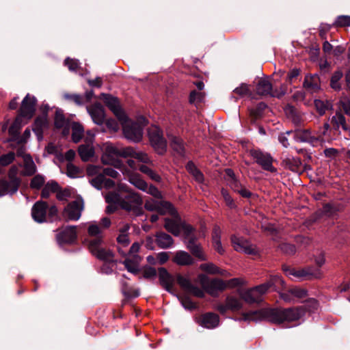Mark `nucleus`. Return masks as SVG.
<instances>
[{"instance_id": "obj_46", "label": "nucleus", "mask_w": 350, "mask_h": 350, "mask_svg": "<svg viewBox=\"0 0 350 350\" xmlns=\"http://www.w3.org/2000/svg\"><path fill=\"white\" fill-rule=\"evenodd\" d=\"M170 145L173 150L178 154H182L184 152V145L182 139L178 137H173Z\"/></svg>"}, {"instance_id": "obj_26", "label": "nucleus", "mask_w": 350, "mask_h": 350, "mask_svg": "<svg viewBox=\"0 0 350 350\" xmlns=\"http://www.w3.org/2000/svg\"><path fill=\"white\" fill-rule=\"evenodd\" d=\"M57 239L61 243H72L77 239L76 227L68 226L65 228L57 234Z\"/></svg>"}, {"instance_id": "obj_27", "label": "nucleus", "mask_w": 350, "mask_h": 350, "mask_svg": "<svg viewBox=\"0 0 350 350\" xmlns=\"http://www.w3.org/2000/svg\"><path fill=\"white\" fill-rule=\"evenodd\" d=\"M304 88L310 92H316L320 89V79L317 75H307L304 82Z\"/></svg>"}, {"instance_id": "obj_22", "label": "nucleus", "mask_w": 350, "mask_h": 350, "mask_svg": "<svg viewBox=\"0 0 350 350\" xmlns=\"http://www.w3.org/2000/svg\"><path fill=\"white\" fill-rule=\"evenodd\" d=\"M251 155L256 160V163L262 166V167L267 171L274 172L275 169L272 165V159L258 150L251 151Z\"/></svg>"}, {"instance_id": "obj_6", "label": "nucleus", "mask_w": 350, "mask_h": 350, "mask_svg": "<svg viewBox=\"0 0 350 350\" xmlns=\"http://www.w3.org/2000/svg\"><path fill=\"white\" fill-rule=\"evenodd\" d=\"M167 214L170 215L172 217V218H165V219L164 226L169 232L177 237L183 232L185 238L191 235L194 228L191 226L182 221L175 209L174 213H167Z\"/></svg>"}, {"instance_id": "obj_48", "label": "nucleus", "mask_w": 350, "mask_h": 350, "mask_svg": "<svg viewBox=\"0 0 350 350\" xmlns=\"http://www.w3.org/2000/svg\"><path fill=\"white\" fill-rule=\"evenodd\" d=\"M231 187L234 191L239 193L243 198H248L252 196V193L248 189L239 185L235 180L234 183H231Z\"/></svg>"}, {"instance_id": "obj_61", "label": "nucleus", "mask_w": 350, "mask_h": 350, "mask_svg": "<svg viewBox=\"0 0 350 350\" xmlns=\"http://www.w3.org/2000/svg\"><path fill=\"white\" fill-rule=\"evenodd\" d=\"M122 293L126 297H137L139 295V292L137 289L124 286L122 288Z\"/></svg>"}, {"instance_id": "obj_63", "label": "nucleus", "mask_w": 350, "mask_h": 350, "mask_svg": "<svg viewBox=\"0 0 350 350\" xmlns=\"http://www.w3.org/2000/svg\"><path fill=\"white\" fill-rule=\"evenodd\" d=\"M65 64L68 66L70 70L75 71L79 68V62L75 59L67 58L65 59Z\"/></svg>"}, {"instance_id": "obj_15", "label": "nucleus", "mask_w": 350, "mask_h": 350, "mask_svg": "<svg viewBox=\"0 0 350 350\" xmlns=\"http://www.w3.org/2000/svg\"><path fill=\"white\" fill-rule=\"evenodd\" d=\"M243 306L242 301L234 295H228L224 303L218 304L215 309L224 314L228 311L235 312L239 310Z\"/></svg>"}, {"instance_id": "obj_57", "label": "nucleus", "mask_w": 350, "mask_h": 350, "mask_svg": "<svg viewBox=\"0 0 350 350\" xmlns=\"http://www.w3.org/2000/svg\"><path fill=\"white\" fill-rule=\"evenodd\" d=\"M72 195V191L70 189H64L63 190L58 189L56 194V197L59 200H66L70 198Z\"/></svg>"}, {"instance_id": "obj_3", "label": "nucleus", "mask_w": 350, "mask_h": 350, "mask_svg": "<svg viewBox=\"0 0 350 350\" xmlns=\"http://www.w3.org/2000/svg\"><path fill=\"white\" fill-rule=\"evenodd\" d=\"M329 124L325 122L318 131H312L309 129L297 130L295 132L288 131V135H293L297 142H308L312 146L321 144L323 142H329L331 137L329 135Z\"/></svg>"}, {"instance_id": "obj_20", "label": "nucleus", "mask_w": 350, "mask_h": 350, "mask_svg": "<svg viewBox=\"0 0 350 350\" xmlns=\"http://www.w3.org/2000/svg\"><path fill=\"white\" fill-rule=\"evenodd\" d=\"M102 98L105 105L117 117L118 120H122L125 113L120 107V104L117 98L108 94H102Z\"/></svg>"}, {"instance_id": "obj_13", "label": "nucleus", "mask_w": 350, "mask_h": 350, "mask_svg": "<svg viewBox=\"0 0 350 350\" xmlns=\"http://www.w3.org/2000/svg\"><path fill=\"white\" fill-rule=\"evenodd\" d=\"M84 204L81 199H77L69 203L64 209L63 218L66 220H78L83 209Z\"/></svg>"}, {"instance_id": "obj_5", "label": "nucleus", "mask_w": 350, "mask_h": 350, "mask_svg": "<svg viewBox=\"0 0 350 350\" xmlns=\"http://www.w3.org/2000/svg\"><path fill=\"white\" fill-rule=\"evenodd\" d=\"M122 126L123 133L126 138L135 142H138L142 139L143 129L146 125V120L144 117H139L136 121H133L124 116L122 120H119Z\"/></svg>"}, {"instance_id": "obj_51", "label": "nucleus", "mask_w": 350, "mask_h": 350, "mask_svg": "<svg viewBox=\"0 0 350 350\" xmlns=\"http://www.w3.org/2000/svg\"><path fill=\"white\" fill-rule=\"evenodd\" d=\"M314 106L319 113L322 116L325 113L326 110L329 107L330 105L328 102H324L321 100H315Z\"/></svg>"}, {"instance_id": "obj_31", "label": "nucleus", "mask_w": 350, "mask_h": 350, "mask_svg": "<svg viewBox=\"0 0 350 350\" xmlns=\"http://www.w3.org/2000/svg\"><path fill=\"white\" fill-rule=\"evenodd\" d=\"M55 126L58 129H63V135H67L69 133L70 123L65 119L63 113L57 111L55 116Z\"/></svg>"}, {"instance_id": "obj_44", "label": "nucleus", "mask_w": 350, "mask_h": 350, "mask_svg": "<svg viewBox=\"0 0 350 350\" xmlns=\"http://www.w3.org/2000/svg\"><path fill=\"white\" fill-rule=\"evenodd\" d=\"M285 166L293 172H297L299 170L301 164V159L299 158H286L284 160Z\"/></svg>"}, {"instance_id": "obj_16", "label": "nucleus", "mask_w": 350, "mask_h": 350, "mask_svg": "<svg viewBox=\"0 0 350 350\" xmlns=\"http://www.w3.org/2000/svg\"><path fill=\"white\" fill-rule=\"evenodd\" d=\"M102 241L100 238L92 239L89 241L88 247L91 253L98 258L103 260H111L113 258L112 252L109 250L100 247Z\"/></svg>"}, {"instance_id": "obj_58", "label": "nucleus", "mask_w": 350, "mask_h": 350, "mask_svg": "<svg viewBox=\"0 0 350 350\" xmlns=\"http://www.w3.org/2000/svg\"><path fill=\"white\" fill-rule=\"evenodd\" d=\"M18 167L16 166H12L8 172V177L11 183L17 182V187H19L20 185V179L17 177L18 174Z\"/></svg>"}, {"instance_id": "obj_59", "label": "nucleus", "mask_w": 350, "mask_h": 350, "mask_svg": "<svg viewBox=\"0 0 350 350\" xmlns=\"http://www.w3.org/2000/svg\"><path fill=\"white\" fill-rule=\"evenodd\" d=\"M143 277L146 279L154 278L157 275V270L152 267H146L142 271Z\"/></svg>"}, {"instance_id": "obj_36", "label": "nucleus", "mask_w": 350, "mask_h": 350, "mask_svg": "<svg viewBox=\"0 0 350 350\" xmlns=\"http://www.w3.org/2000/svg\"><path fill=\"white\" fill-rule=\"evenodd\" d=\"M140 258L137 255H134L133 257H128L124 261V265L128 271L136 273L138 271L139 263Z\"/></svg>"}, {"instance_id": "obj_39", "label": "nucleus", "mask_w": 350, "mask_h": 350, "mask_svg": "<svg viewBox=\"0 0 350 350\" xmlns=\"http://www.w3.org/2000/svg\"><path fill=\"white\" fill-rule=\"evenodd\" d=\"M24 160V174L25 175H32L36 172V167L32 158L28 155L23 156Z\"/></svg>"}, {"instance_id": "obj_60", "label": "nucleus", "mask_w": 350, "mask_h": 350, "mask_svg": "<svg viewBox=\"0 0 350 350\" xmlns=\"http://www.w3.org/2000/svg\"><path fill=\"white\" fill-rule=\"evenodd\" d=\"M44 183V178L40 175H37L32 178L30 185L31 188L40 189L43 185Z\"/></svg>"}, {"instance_id": "obj_4", "label": "nucleus", "mask_w": 350, "mask_h": 350, "mask_svg": "<svg viewBox=\"0 0 350 350\" xmlns=\"http://www.w3.org/2000/svg\"><path fill=\"white\" fill-rule=\"evenodd\" d=\"M99 147L102 152L100 157L102 163L122 170L124 165L119 158H124L123 152L125 150V147L120 148L111 142L103 143Z\"/></svg>"}, {"instance_id": "obj_38", "label": "nucleus", "mask_w": 350, "mask_h": 350, "mask_svg": "<svg viewBox=\"0 0 350 350\" xmlns=\"http://www.w3.org/2000/svg\"><path fill=\"white\" fill-rule=\"evenodd\" d=\"M129 182L137 189L142 191H146L148 189L147 183L141 178L138 174H132L129 177Z\"/></svg>"}, {"instance_id": "obj_18", "label": "nucleus", "mask_w": 350, "mask_h": 350, "mask_svg": "<svg viewBox=\"0 0 350 350\" xmlns=\"http://www.w3.org/2000/svg\"><path fill=\"white\" fill-rule=\"evenodd\" d=\"M194 232L195 230L192 232L191 235L185 238L187 239V248L198 260H206L207 259V256L204 252L201 245L196 243L197 237Z\"/></svg>"}, {"instance_id": "obj_43", "label": "nucleus", "mask_w": 350, "mask_h": 350, "mask_svg": "<svg viewBox=\"0 0 350 350\" xmlns=\"http://www.w3.org/2000/svg\"><path fill=\"white\" fill-rule=\"evenodd\" d=\"M59 185L56 182L51 181L47 183L42 189L41 196L43 198H47L52 193H57Z\"/></svg>"}, {"instance_id": "obj_9", "label": "nucleus", "mask_w": 350, "mask_h": 350, "mask_svg": "<svg viewBox=\"0 0 350 350\" xmlns=\"http://www.w3.org/2000/svg\"><path fill=\"white\" fill-rule=\"evenodd\" d=\"M198 280L202 287V290L206 291L212 296H216L219 291L226 289L225 281L221 279L209 280L204 274H200Z\"/></svg>"}, {"instance_id": "obj_19", "label": "nucleus", "mask_w": 350, "mask_h": 350, "mask_svg": "<svg viewBox=\"0 0 350 350\" xmlns=\"http://www.w3.org/2000/svg\"><path fill=\"white\" fill-rule=\"evenodd\" d=\"M176 281L179 286L186 292L198 297H203L204 296V291L193 285L188 278L178 274Z\"/></svg>"}, {"instance_id": "obj_2", "label": "nucleus", "mask_w": 350, "mask_h": 350, "mask_svg": "<svg viewBox=\"0 0 350 350\" xmlns=\"http://www.w3.org/2000/svg\"><path fill=\"white\" fill-rule=\"evenodd\" d=\"M304 314L301 308H291L288 309L264 308L256 311L244 312L240 320L245 321H268L275 324L284 322H293L299 320Z\"/></svg>"}, {"instance_id": "obj_55", "label": "nucleus", "mask_w": 350, "mask_h": 350, "mask_svg": "<svg viewBox=\"0 0 350 350\" xmlns=\"http://www.w3.org/2000/svg\"><path fill=\"white\" fill-rule=\"evenodd\" d=\"M334 25L336 27H349L350 26V16H339L335 23Z\"/></svg>"}, {"instance_id": "obj_1", "label": "nucleus", "mask_w": 350, "mask_h": 350, "mask_svg": "<svg viewBox=\"0 0 350 350\" xmlns=\"http://www.w3.org/2000/svg\"><path fill=\"white\" fill-rule=\"evenodd\" d=\"M105 200L109 204L106 208L107 213H113L116 205L135 215L143 213L142 198L124 183H119L116 191L109 192L105 196Z\"/></svg>"}, {"instance_id": "obj_62", "label": "nucleus", "mask_w": 350, "mask_h": 350, "mask_svg": "<svg viewBox=\"0 0 350 350\" xmlns=\"http://www.w3.org/2000/svg\"><path fill=\"white\" fill-rule=\"evenodd\" d=\"M79 169L72 165V163H68L67 165V175L70 178H76L79 176Z\"/></svg>"}, {"instance_id": "obj_28", "label": "nucleus", "mask_w": 350, "mask_h": 350, "mask_svg": "<svg viewBox=\"0 0 350 350\" xmlns=\"http://www.w3.org/2000/svg\"><path fill=\"white\" fill-rule=\"evenodd\" d=\"M173 261L176 264L181 266L191 265L194 263L193 257L188 252L182 250L175 253Z\"/></svg>"}, {"instance_id": "obj_8", "label": "nucleus", "mask_w": 350, "mask_h": 350, "mask_svg": "<svg viewBox=\"0 0 350 350\" xmlns=\"http://www.w3.org/2000/svg\"><path fill=\"white\" fill-rule=\"evenodd\" d=\"M283 270L287 276H293L299 280L321 278L323 276L321 269L313 267H306L301 269L284 267Z\"/></svg>"}, {"instance_id": "obj_54", "label": "nucleus", "mask_w": 350, "mask_h": 350, "mask_svg": "<svg viewBox=\"0 0 350 350\" xmlns=\"http://www.w3.org/2000/svg\"><path fill=\"white\" fill-rule=\"evenodd\" d=\"M204 98V94L202 92L193 90L189 95V102L193 104L200 103Z\"/></svg>"}, {"instance_id": "obj_23", "label": "nucleus", "mask_w": 350, "mask_h": 350, "mask_svg": "<svg viewBox=\"0 0 350 350\" xmlns=\"http://www.w3.org/2000/svg\"><path fill=\"white\" fill-rule=\"evenodd\" d=\"M197 322L199 325L204 327L213 329L219 325V318L217 314L213 312H207L200 315L198 318Z\"/></svg>"}, {"instance_id": "obj_56", "label": "nucleus", "mask_w": 350, "mask_h": 350, "mask_svg": "<svg viewBox=\"0 0 350 350\" xmlns=\"http://www.w3.org/2000/svg\"><path fill=\"white\" fill-rule=\"evenodd\" d=\"M14 158L15 154L13 152L3 154L0 157V164L3 166H6L10 164L14 161Z\"/></svg>"}, {"instance_id": "obj_25", "label": "nucleus", "mask_w": 350, "mask_h": 350, "mask_svg": "<svg viewBox=\"0 0 350 350\" xmlns=\"http://www.w3.org/2000/svg\"><path fill=\"white\" fill-rule=\"evenodd\" d=\"M88 111L93 121L97 124H102L105 120L103 107L100 103H95L88 107Z\"/></svg>"}, {"instance_id": "obj_30", "label": "nucleus", "mask_w": 350, "mask_h": 350, "mask_svg": "<svg viewBox=\"0 0 350 350\" xmlns=\"http://www.w3.org/2000/svg\"><path fill=\"white\" fill-rule=\"evenodd\" d=\"M221 230L219 227L215 226L212 232V245L213 248L219 254H224L225 249L221 242Z\"/></svg>"}, {"instance_id": "obj_24", "label": "nucleus", "mask_w": 350, "mask_h": 350, "mask_svg": "<svg viewBox=\"0 0 350 350\" xmlns=\"http://www.w3.org/2000/svg\"><path fill=\"white\" fill-rule=\"evenodd\" d=\"M160 284L168 292L174 290V278L164 267L158 269Z\"/></svg>"}, {"instance_id": "obj_29", "label": "nucleus", "mask_w": 350, "mask_h": 350, "mask_svg": "<svg viewBox=\"0 0 350 350\" xmlns=\"http://www.w3.org/2000/svg\"><path fill=\"white\" fill-rule=\"evenodd\" d=\"M124 158L132 157L136 159L139 161L148 163L150 162V159L147 154L136 151L131 146L125 147V150L123 152Z\"/></svg>"}, {"instance_id": "obj_21", "label": "nucleus", "mask_w": 350, "mask_h": 350, "mask_svg": "<svg viewBox=\"0 0 350 350\" xmlns=\"http://www.w3.org/2000/svg\"><path fill=\"white\" fill-rule=\"evenodd\" d=\"M36 100L34 96L27 94L22 101L20 113L23 117L30 118L35 111Z\"/></svg>"}, {"instance_id": "obj_50", "label": "nucleus", "mask_w": 350, "mask_h": 350, "mask_svg": "<svg viewBox=\"0 0 350 350\" xmlns=\"http://www.w3.org/2000/svg\"><path fill=\"white\" fill-rule=\"evenodd\" d=\"M103 167L100 165H90L87 167L86 172L89 176L98 177L99 176H103L102 174Z\"/></svg>"}, {"instance_id": "obj_34", "label": "nucleus", "mask_w": 350, "mask_h": 350, "mask_svg": "<svg viewBox=\"0 0 350 350\" xmlns=\"http://www.w3.org/2000/svg\"><path fill=\"white\" fill-rule=\"evenodd\" d=\"M156 241L158 246L163 249L170 247L174 244V240L172 237L165 232L157 233Z\"/></svg>"}, {"instance_id": "obj_10", "label": "nucleus", "mask_w": 350, "mask_h": 350, "mask_svg": "<svg viewBox=\"0 0 350 350\" xmlns=\"http://www.w3.org/2000/svg\"><path fill=\"white\" fill-rule=\"evenodd\" d=\"M148 137L151 145L159 154H163L167 148V142L163 136L161 130L157 126L148 129Z\"/></svg>"}, {"instance_id": "obj_32", "label": "nucleus", "mask_w": 350, "mask_h": 350, "mask_svg": "<svg viewBox=\"0 0 350 350\" xmlns=\"http://www.w3.org/2000/svg\"><path fill=\"white\" fill-rule=\"evenodd\" d=\"M256 93L259 95H271L278 96L275 92H272V85L268 80L260 79L256 86Z\"/></svg>"}, {"instance_id": "obj_35", "label": "nucleus", "mask_w": 350, "mask_h": 350, "mask_svg": "<svg viewBox=\"0 0 350 350\" xmlns=\"http://www.w3.org/2000/svg\"><path fill=\"white\" fill-rule=\"evenodd\" d=\"M91 184L97 189L103 187L109 188L114 185V182L109 178H106L103 176L92 178L90 180Z\"/></svg>"}, {"instance_id": "obj_47", "label": "nucleus", "mask_w": 350, "mask_h": 350, "mask_svg": "<svg viewBox=\"0 0 350 350\" xmlns=\"http://www.w3.org/2000/svg\"><path fill=\"white\" fill-rule=\"evenodd\" d=\"M291 294L294 298L295 302L298 301L307 297V291L304 288H299L297 286L291 288Z\"/></svg>"}, {"instance_id": "obj_49", "label": "nucleus", "mask_w": 350, "mask_h": 350, "mask_svg": "<svg viewBox=\"0 0 350 350\" xmlns=\"http://www.w3.org/2000/svg\"><path fill=\"white\" fill-rule=\"evenodd\" d=\"M88 234L91 237H95L93 239L100 238L102 240V228H100L96 223H92L89 226Z\"/></svg>"}, {"instance_id": "obj_14", "label": "nucleus", "mask_w": 350, "mask_h": 350, "mask_svg": "<svg viewBox=\"0 0 350 350\" xmlns=\"http://www.w3.org/2000/svg\"><path fill=\"white\" fill-rule=\"evenodd\" d=\"M231 242L234 249L239 252H243L251 255H257L258 254L257 247L250 244L246 239L242 237L232 236Z\"/></svg>"}, {"instance_id": "obj_33", "label": "nucleus", "mask_w": 350, "mask_h": 350, "mask_svg": "<svg viewBox=\"0 0 350 350\" xmlns=\"http://www.w3.org/2000/svg\"><path fill=\"white\" fill-rule=\"evenodd\" d=\"M17 182L11 183L6 180H0V196L12 194L18 190Z\"/></svg>"}, {"instance_id": "obj_41", "label": "nucleus", "mask_w": 350, "mask_h": 350, "mask_svg": "<svg viewBox=\"0 0 350 350\" xmlns=\"http://www.w3.org/2000/svg\"><path fill=\"white\" fill-rule=\"evenodd\" d=\"M129 226L124 224L121 228H120V234L117 238V241L119 244L122 246H126L129 243Z\"/></svg>"}, {"instance_id": "obj_7", "label": "nucleus", "mask_w": 350, "mask_h": 350, "mask_svg": "<svg viewBox=\"0 0 350 350\" xmlns=\"http://www.w3.org/2000/svg\"><path fill=\"white\" fill-rule=\"evenodd\" d=\"M57 214V208L56 206H49L46 202L41 200L36 202L31 208V216L38 223L45 222L47 215L53 218Z\"/></svg>"}, {"instance_id": "obj_37", "label": "nucleus", "mask_w": 350, "mask_h": 350, "mask_svg": "<svg viewBox=\"0 0 350 350\" xmlns=\"http://www.w3.org/2000/svg\"><path fill=\"white\" fill-rule=\"evenodd\" d=\"M72 129V139L75 143H78L84 134V129L83 126L78 122H72L69 128Z\"/></svg>"}, {"instance_id": "obj_12", "label": "nucleus", "mask_w": 350, "mask_h": 350, "mask_svg": "<svg viewBox=\"0 0 350 350\" xmlns=\"http://www.w3.org/2000/svg\"><path fill=\"white\" fill-rule=\"evenodd\" d=\"M94 134L91 131L86 133L85 143L79 146L78 152L83 161H88L95 155V149L93 146Z\"/></svg>"}, {"instance_id": "obj_64", "label": "nucleus", "mask_w": 350, "mask_h": 350, "mask_svg": "<svg viewBox=\"0 0 350 350\" xmlns=\"http://www.w3.org/2000/svg\"><path fill=\"white\" fill-rule=\"evenodd\" d=\"M242 280L239 278H232L229 280L225 281L226 289V288H232L239 286L242 284Z\"/></svg>"}, {"instance_id": "obj_42", "label": "nucleus", "mask_w": 350, "mask_h": 350, "mask_svg": "<svg viewBox=\"0 0 350 350\" xmlns=\"http://www.w3.org/2000/svg\"><path fill=\"white\" fill-rule=\"evenodd\" d=\"M331 122L335 129H338L340 126H341L343 130H348L345 118L340 113H336V115L332 118Z\"/></svg>"}, {"instance_id": "obj_11", "label": "nucleus", "mask_w": 350, "mask_h": 350, "mask_svg": "<svg viewBox=\"0 0 350 350\" xmlns=\"http://www.w3.org/2000/svg\"><path fill=\"white\" fill-rule=\"evenodd\" d=\"M269 288V284H261L255 288L241 291L239 295L242 299L249 304L258 303L262 301V296Z\"/></svg>"}, {"instance_id": "obj_52", "label": "nucleus", "mask_w": 350, "mask_h": 350, "mask_svg": "<svg viewBox=\"0 0 350 350\" xmlns=\"http://www.w3.org/2000/svg\"><path fill=\"white\" fill-rule=\"evenodd\" d=\"M264 284H269V288L271 286H274L276 288H279L280 287H282L284 284V282L283 279L278 276L274 275L270 278V280Z\"/></svg>"}, {"instance_id": "obj_40", "label": "nucleus", "mask_w": 350, "mask_h": 350, "mask_svg": "<svg viewBox=\"0 0 350 350\" xmlns=\"http://www.w3.org/2000/svg\"><path fill=\"white\" fill-rule=\"evenodd\" d=\"M186 169L197 182L202 183L204 180V176L193 162H189L186 165Z\"/></svg>"}, {"instance_id": "obj_53", "label": "nucleus", "mask_w": 350, "mask_h": 350, "mask_svg": "<svg viewBox=\"0 0 350 350\" xmlns=\"http://www.w3.org/2000/svg\"><path fill=\"white\" fill-rule=\"evenodd\" d=\"M342 77V72L340 70L336 71L331 79V87L334 90H339L340 85L339 83L340 79Z\"/></svg>"}, {"instance_id": "obj_45", "label": "nucleus", "mask_w": 350, "mask_h": 350, "mask_svg": "<svg viewBox=\"0 0 350 350\" xmlns=\"http://www.w3.org/2000/svg\"><path fill=\"white\" fill-rule=\"evenodd\" d=\"M200 269L204 272H206L209 274H221L224 273L220 271V269L213 263L207 262L203 263L200 265Z\"/></svg>"}, {"instance_id": "obj_17", "label": "nucleus", "mask_w": 350, "mask_h": 350, "mask_svg": "<svg viewBox=\"0 0 350 350\" xmlns=\"http://www.w3.org/2000/svg\"><path fill=\"white\" fill-rule=\"evenodd\" d=\"M145 208L150 211H157L161 215H165L167 213H174V208L168 202L157 201L152 199L146 200Z\"/></svg>"}]
</instances>
